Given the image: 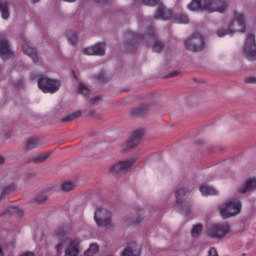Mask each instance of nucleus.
<instances>
[{"mask_svg":"<svg viewBox=\"0 0 256 256\" xmlns=\"http://www.w3.org/2000/svg\"><path fill=\"white\" fill-rule=\"evenodd\" d=\"M126 39H128L126 47L131 53H133V49H137V43H141V41L146 44L152 43L154 53H161L165 47V44L157 38V31L153 26L148 27V32L144 35L128 31L126 32Z\"/></svg>","mask_w":256,"mask_h":256,"instance_id":"f257e3e1","label":"nucleus"},{"mask_svg":"<svg viewBox=\"0 0 256 256\" xmlns=\"http://www.w3.org/2000/svg\"><path fill=\"white\" fill-rule=\"evenodd\" d=\"M57 239L60 240L55 246L57 253H61L63 251V246L67 245L65 249V256H79L81 253V239L80 238H67L69 234V227L60 226L55 231Z\"/></svg>","mask_w":256,"mask_h":256,"instance_id":"f03ea898","label":"nucleus"},{"mask_svg":"<svg viewBox=\"0 0 256 256\" xmlns=\"http://www.w3.org/2000/svg\"><path fill=\"white\" fill-rule=\"evenodd\" d=\"M190 11H207L208 13H225L227 11V0H192L188 5Z\"/></svg>","mask_w":256,"mask_h":256,"instance_id":"7ed1b4c3","label":"nucleus"},{"mask_svg":"<svg viewBox=\"0 0 256 256\" xmlns=\"http://www.w3.org/2000/svg\"><path fill=\"white\" fill-rule=\"evenodd\" d=\"M245 16L235 11L234 20L227 29H219L216 34L218 37H225V35H233V33H245Z\"/></svg>","mask_w":256,"mask_h":256,"instance_id":"20e7f679","label":"nucleus"},{"mask_svg":"<svg viewBox=\"0 0 256 256\" xmlns=\"http://www.w3.org/2000/svg\"><path fill=\"white\" fill-rule=\"evenodd\" d=\"M220 214L223 219H229V217H235L241 213V200L233 199L227 201L223 206L219 207Z\"/></svg>","mask_w":256,"mask_h":256,"instance_id":"39448f33","label":"nucleus"},{"mask_svg":"<svg viewBox=\"0 0 256 256\" xmlns=\"http://www.w3.org/2000/svg\"><path fill=\"white\" fill-rule=\"evenodd\" d=\"M184 45L188 51L198 53V51L205 49V38H203L201 33L196 32L184 42Z\"/></svg>","mask_w":256,"mask_h":256,"instance_id":"423d86ee","label":"nucleus"},{"mask_svg":"<svg viewBox=\"0 0 256 256\" xmlns=\"http://www.w3.org/2000/svg\"><path fill=\"white\" fill-rule=\"evenodd\" d=\"M38 87L43 93H57V90L61 87V82L49 77L40 76L38 79Z\"/></svg>","mask_w":256,"mask_h":256,"instance_id":"0eeeda50","label":"nucleus"},{"mask_svg":"<svg viewBox=\"0 0 256 256\" xmlns=\"http://www.w3.org/2000/svg\"><path fill=\"white\" fill-rule=\"evenodd\" d=\"M229 231H231L229 224H214L208 229L207 235L211 239H222Z\"/></svg>","mask_w":256,"mask_h":256,"instance_id":"6e6552de","label":"nucleus"},{"mask_svg":"<svg viewBox=\"0 0 256 256\" xmlns=\"http://www.w3.org/2000/svg\"><path fill=\"white\" fill-rule=\"evenodd\" d=\"M187 191H189V188L178 187L175 192L176 203H177L178 207H180V211H181V213H183V215L185 217L191 215V211H193L191 209V205H189L185 202L181 203V199H183V197H185V195L187 194Z\"/></svg>","mask_w":256,"mask_h":256,"instance_id":"1a4fd4ad","label":"nucleus"},{"mask_svg":"<svg viewBox=\"0 0 256 256\" xmlns=\"http://www.w3.org/2000/svg\"><path fill=\"white\" fill-rule=\"evenodd\" d=\"M94 220L98 227H109L111 224V213L105 208H97Z\"/></svg>","mask_w":256,"mask_h":256,"instance_id":"9d476101","label":"nucleus"},{"mask_svg":"<svg viewBox=\"0 0 256 256\" xmlns=\"http://www.w3.org/2000/svg\"><path fill=\"white\" fill-rule=\"evenodd\" d=\"M244 55L249 61H255L256 59V43L255 34L249 33L247 35L246 43L244 46Z\"/></svg>","mask_w":256,"mask_h":256,"instance_id":"9b49d317","label":"nucleus"},{"mask_svg":"<svg viewBox=\"0 0 256 256\" xmlns=\"http://www.w3.org/2000/svg\"><path fill=\"white\" fill-rule=\"evenodd\" d=\"M14 55L9 40L3 37V35H0V57H2V59H11Z\"/></svg>","mask_w":256,"mask_h":256,"instance_id":"f8f14e48","label":"nucleus"},{"mask_svg":"<svg viewBox=\"0 0 256 256\" xmlns=\"http://www.w3.org/2000/svg\"><path fill=\"white\" fill-rule=\"evenodd\" d=\"M135 164V159H130L126 161L119 162L114 166L110 167L111 173L114 175H121L123 171H127L131 166Z\"/></svg>","mask_w":256,"mask_h":256,"instance_id":"ddd939ff","label":"nucleus"},{"mask_svg":"<svg viewBox=\"0 0 256 256\" xmlns=\"http://www.w3.org/2000/svg\"><path fill=\"white\" fill-rule=\"evenodd\" d=\"M154 19H161L162 21H169L173 19V12L165 7L163 4H159Z\"/></svg>","mask_w":256,"mask_h":256,"instance_id":"4468645a","label":"nucleus"},{"mask_svg":"<svg viewBox=\"0 0 256 256\" xmlns=\"http://www.w3.org/2000/svg\"><path fill=\"white\" fill-rule=\"evenodd\" d=\"M84 55H105V42H100L92 47L84 48Z\"/></svg>","mask_w":256,"mask_h":256,"instance_id":"2eb2a0df","label":"nucleus"},{"mask_svg":"<svg viewBox=\"0 0 256 256\" xmlns=\"http://www.w3.org/2000/svg\"><path fill=\"white\" fill-rule=\"evenodd\" d=\"M144 131L143 129L136 130L127 141L128 149H133V147H137L139 143H141V139H143Z\"/></svg>","mask_w":256,"mask_h":256,"instance_id":"dca6fc26","label":"nucleus"},{"mask_svg":"<svg viewBox=\"0 0 256 256\" xmlns=\"http://www.w3.org/2000/svg\"><path fill=\"white\" fill-rule=\"evenodd\" d=\"M22 51L25 55L32 58L33 63H39V56H37V50L31 47L29 44L22 45Z\"/></svg>","mask_w":256,"mask_h":256,"instance_id":"f3484780","label":"nucleus"},{"mask_svg":"<svg viewBox=\"0 0 256 256\" xmlns=\"http://www.w3.org/2000/svg\"><path fill=\"white\" fill-rule=\"evenodd\" d=\"M122 256H141V248L136 244H132L124 249Z\"/></svg>","mask_w":256,"mask_h":256,"instance_id":"a211bd4d","label":"nucleus"},{"mask_svg":"<svg viewBox=\"0 0 256 256\" xmlns=\"http://www.w3.org/2000/svg\"><path fill=\"white\" fill-rule=\"evenodd\" d=\"M256 179L252 178L246 181L245 185L239 188V193H248V191H255Z\"/></svg>","mask_w":256,"mask_h":256,"instance_id":"6ab92c4d","label":"nucleus"},{"mask_svg":"<svg viewBox=\"0 0 256 256\" xmlns=\"http://www.w3.org/2000/svg\"><path fill=\"white\" fill-rule=\"evenodd\" d=\"M147 111H149V106L141 105L137 108L130 110V115H132V117H143V115H145Z\"/></svg>","mask_w":256,"mask_h":256,"instance_id":"aec40b11","label":"nucleus"},{"mask_svg":"<svg viewBox=\"0 0 256 256\" xmlns=\"http://www.w3.org/2000/svg\"><path fill=\"white\" fill-rule=\"evenodd\" d=\"M0 12L2 15V19H9V3L6 0H0Z\"/></svg>","mask_w":256,"mask_h":256,"instance_id":"412c9836","label":"nucleus"},{"mask_svg":"<svg viewBox=\"0 0 256 256\" xmlns=\"http://www.w3.org/2000/svg\"><path fill=\"white\" fill-rule=\"evenodd\" d=\"M199 191L204 196L217 195V193H218L217 189H215L213 186H207V185L200 186Z\"/></svg>","mask_w":256,"mask_h":256,"instance_id":"4be33fe9","label":"nucleus"},{"mask_svg":"<svg viewBox=\"0 0 256 256\" xmlns=\"http://www.w3.org/2000/svg\"><path fill=\"white\" fill-rule=\"evenodd\" d=\"M50 155H51L50 152L39 154L38 156L32 158L30 160V163H36V164L45 163V161H47V159H49Z\"/></svg>","mask_w":256,"mask_h":256,"instance_id":"5701e85b","label":"nucleus"},{"mask_svg":"<svg viewBox=\"0 0 256 256\" xmlns=\"http://www.w3.org/2000/svg\"><path fill=\"white\" fill-rule=\"evenodd\" d=\"M174 21L178 24H183V25H187V23H189V16H187V14H176L174 16Z\"/></svg>","mask_w":256,"mask_h":256,"instance_id":"b1692460","label":"nucleus"},{"mask_svg":"<svg viewBox=\"0 0 256 256\" xmlns=\"http://www.w3.org/2000/svg\"><path fill=\"white\" fill-rule=\"evenodd\" d=\"M39 147V138H30L27 140L26 149L31 151V149H37Z\"/></svg>","mask_w":256,"mask_h":256,"instance_id":"393cba45","label":"nucleus"},{"mask_svg":"<svg viewBox=\"0 0 256 256\" xmlns=\"http://www.w3.org/2000/svg\"><path fill=\"white\" fill-rule=\"evenodd\" d=\"M77 117H81V112H74L70 115H67L62 118V123H70V121H74Z\"/></svg>","mask_w":256,"mask_h":256,"instance_id":"a878e982","label":"nucleus"},{"mask_svg":"<svg viewBox=\"0 0 256 256\" xmlns=\"http://www.w3.org/2000/svg\"><path fill=\"white\" fill-rule=\"evenodd\" d=\"M6 213H10V215H18V217H23V211L18 207L10 206L6 210Z\"/></svg>","mask_w":256,"mask_h":256,"instance_id":"bb28decb","label":"nucleus"},{"mask_svg":"<svg viewBox=\"0 0 256 256\" xmlns=\"http://www.w3.org/2000/svg\"><path fill=\"white\" fill-rule=\"evenodd\" d=\"M66 37L71 45H77V33L69 31L67 32Z\"/></svg>","mask_w":256,"mask_h":256,"instance_id":"cd10ccee","label":"nucleus"},{"mask_svg":"<svg viewBox=\"0 0 256 256\" xmlns=\"http://www.w3.org/2000/svg\"><path fill=\"white\" fill-rule=\"evenodd\" d=\"M202 231H203V225L196 224L192 227L191 235L192 237H197L198 235H201Z\"/></svg>","mask_w":256,"mask_h":256,"instance_id":"c85d7f7f","label":"nucleus"},{"mask_svg":"<svg viewBox=\"0 0 256 256\" xmlns=\"http://www.w3.org/2000/svg\"><path fill=\"white\" fill-rule=\"evenodd\" d=\"M74 188H75V184H73L72 182H64L61 185L62 191H66V192L72 191V189Z\"/></svg>","mask_w":256,"mask_h":256,"instance_id":"c756f323","label":"nucleus"},{"mask_svg":"<svg viewBox=\"0 0 256 256\" xmlns=\"http://www.w3.org/2000/svg\"><path fill=\"white\" fill-rule=\"evenodd\" d=\"M13 191H15V185L11 184L8 187L3 189L2 193H1V197H5V195H11V193H13Z\"/></svg>","mask_w":256,"mask_h":256,"instance_id":"7c9ffc66","label":"nucleus"},{"mask_svg":"<svg viewBox=\"0 0 256 256\" xmlns=\"http://www.w3.org/2000/svg\"><path fill=\"white\" fill-rule=\"evenodd\" d=\"M78 93L80 95H89V88L85 86L84 84L78 85Z\"/></svg>","mask_w":256,"mask_h":256,"instance_id":"2f4dec72","label":"nucleus"},{"mask_svg":"<svg viewBox=\"0 0 256 256\" xmlns=\"http://www.w3.org/2000/svg\"><path fill=\"white\" fill-rule=\"evenodd\" d=\"M89 253H92V254L99 253V245L91 244L89 249L85 252V255H89Z\"/></svg>","mask_w":256,"mask_h":256,"instance_id":"473e14b6","label":"nucleus"},{"mask_svg":"<svg viewBox=\"0 0 256 256\" xmlns=\"http://www.w3.org/2000/svg\"><path fill=\"white\" fill-rule=\"evenodd\" d=\"M142 2L149 7H156V5H159V0H142Z\"/></svg>","mask_w":256,"mask_h":256,"instance_id":"72a5a7b5","label":"nucleus"},{"mask_svg":"<svg viewBox=\"0 0 256 256\" xmlns=\"http://www.w3.org/2000/svg\"><path fill=\"white\" fill-rule=\"evenodd\" d=\"M95 80L98 83H105L106 81L105 72L101 71L97 76H95Z\"/></svg>","mask_w":256,"mask_h":256,"instance_id":"f704fd0d","label":"nucleus"},{"mask_svg":"<svg viewBox=\"0 0 256 256\" xmlns=\"http://www.w3.org/2000/svg\"><path fill=\"white\" fill-rule=\"evenodd\" d=\"M45 201H47V196H37L35 198V203H43Z\"/></svg>","mask_w":256,"mask_h":256,"instance_id":"c9c22d12","label":"nucleus"},{"mask_svg":"<svg viewBox=\"0 0 256 256\" xmlns=\"http://www.w3.org/2000/svg\"><path fill=\"white\" fill-rule=\"evenodd\" d=\"M141 221H143V217L138 216V217L136 218V220L130 221L129 224H130V225H139V223H141Z\"/></svg>","mask_w":256,"mask_h":256,"instance_id":"e433bc0d","label":"nucleus"},{"mask_svg":"<svg viewBox=\"0 0 256 256\" xmlns=\"http://www.w3.org/2000/svg\"><path fill=\"white\" fill-rule=\"evenodd\" d=\"M208 256H219V254L217 253V249L210 248V250L208 252Z\"/></svg>","mask_w":256,"mask_h":256,"instance_id":"4c0bfd02","label":"nucleus"},{"mask_svg":"<svg viewBox=\"0 0 256 256\" xmlns=\"http://www.w3.org/2000/svg\"><path fill=\"white\" fill-rule=\"evenodd\" d=\"M246 83H256V78L255 77H247Z\"/></svg>","mask_w":256,"mask_h":256,"instance_id":"58836bf2","label":"nucleus"},{"mask_svg":"<svg viewBox=\"0 0 256 256\" xmlns=\"http://www.w3.org/2000/svg\"><path fill=\"white\" fill-rule=\"evenodd\" d=\"M177 75H179V72L174 71V72L169 73V74L167 75V77H168L169 79H171V77H177Z\"/></svg>","mask_w":256,"mask_h":256,"instance_id":"ea45409f","label":"nucleus"},{"mask_svg":"<svg viewBox=\"0 0 256 256\" xmlns=\"http://www.w3.org/2000/svg\"><path fill=\"white\" fill-rule=\"evenodd\" d=\"M97 101H101V97L100 96H96L94 98L91 99V102L95 105V103H97Z\"/></svg>","mask_w":256,"mask_h":256,"instance_id":"a19ab883","label":"nucleus"},{"mask_svg":"<svg viewBox=\"0 0 256 256\" xmlns=\"http://www.w3.org/2000/svg\"><path fill=\"white\" fill-rule=\"evenodd\" d=\"M5 163V158L3 156H0V165H3Z\"/></svg>","mask_w":256,"mask_h":256,"instance_id":"79ce46f5","label":"nucleus"},{"mask_svg":"<svg viewBox=\"0 0 256 256\" xmlns=\"http://www.w3.org/2000/svg\"><path fill=\"white\" fill-rule=\"evenodd\" d=\"M95 3H105L107 0H94Z\"/></svg>","mask_w":256,"mask_h":256,"instance_id":"37998d69","label":"nucleus"},{"mask_svg":"<svg viewBox=\"0 0 256 256\" xmlns=\"http://www.w3.org/2000/svg\"><path fill=\"white\" fill-rule=\"evenodd\" d=\"M64 1H66L67 3H75V1L77 0H64Z\"/></svg>","mask_w":256,"mask_h":256,"instance_id":"c03bdc74","label":"nucleus"},{"mask_svg":"<svg viewBox=\"0 0 256 256\" xmlns=\"http://www.w3.org/2000/svg\"><path fill=\"white\" fill-rule=\"evenodd\" d=\"M95 113V110H92V111H90L89 112V115L91 116V117H93V114Z\"/></svg>","mask_w":256,"mask_h":256,"instance_id":"a18cd8bd","label":"nucleus"},{"mask_svg":"<svg viewBox=\"0 0 256 256\" xmlns=\"http://www.w3.org/2000/svg\"><path fill=\"white\" fill-rule=\"evenodd\" d=\"M0 256H4L3 255V249L0 247Z\"/></svg>","mask_w":256,"mask_h":256,"instance_id":"49530a36","label":"nucleus"},{"mask_svg":"<svg viewBox=\"0 0 256 256\" xmlns=\"http://www.w3.org/2000/svg\"><path fill=\"white\" fill-rule=\"evenodd\" d=\"M40 0H32V3H39Z\"/></svg>","mask_w":256,"mask_h":256,"instance_id":"de8ad7c7","label":"nucleus"}]
</instances>
